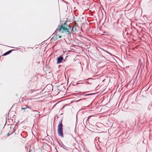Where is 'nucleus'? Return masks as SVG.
Returning a JSON list of instances; mask_svg holds the SVG:
<instances>
[{
	"label": "nucleus",
	"mask_w": 152,
	"mask_h": 152,
	"mask_svg": "<svg viewBox=\"0 0 152 152\" xmlns=\"http://www.w3.org/2000/svg\"><path fill=\"white\" fill-rule=\"evenodd\" d=\"M33 111H34L36 112H37L38 113H39V112L38 111H37V110H34Z\"/></svg>",
	"instance_id": "9d476101"
},
{
	"label": "nucleus",
	"mask_w": 152,
	"mask_h": 152,
	"mask_svg": "<svg viewBox=\"0 0 152 152\" xmlns=\"http://www.w3.org/2000/svg\"><path fill=\"white\" fill-rule=\"evenodd\" d=\"M27 109V107H22L21 109L22 110H26Z\"/></svg>",
	"instance_id": "423d86ee"
},
{
	"label": "nucleus",
	"mask_w": 152,
	"mask_h": 152,
	"mask_svg": "<svg viewBox=\"0 0 152 152\" xmlns=\"http://www.w3.org/2000/svg\"><path fill=\"white\" fill-rule=\"evenodd\" d=\"M49 86H50V87H51L52 86V85H47V87H48Z\"/></svg>",
	"instance_id": "6e6552de"
},
{
	"label": "nucleus",
	"mask_w": 152,
	"mask_h": 152,
	"mask_svg": "<svg viewBox=\"0 0 152 152\" xmlns=\"http://www.w3.org/2000/svg\"><path fill=\"white\" fill-rule=\"evenodd\" d=\"M73 28L69 25L64 24L61 25L59 28L57 29L53 34L52 38L54 39H58L61 38L60 36L61 33H65L66 34H71L73 31Z\"/></svg>",
	"instance_id": "f257e3e1"
},
{
	"label": "nucleus",
	"mask_w": 152,
	"mask_h": 152,
	"mask_svg": "<svg viewBox=\"0 0 152 152\" xmlns=\"http://www.w3.org/2000/svg\"><path fill=\"white\" fill-rule=\"evenodd\" d=\"M12 52V50H10L4 53L3 54V56H5L7 55H8V54Z\"/></svg>",
	"instance_id": "20e7f679"
},
{
	"label": "nucleus",
	"mask_w": 152,
	"mask_h": 152,
	"mask_svg": "<svg viewBox=\"0 0 152 152\" xmlns=\"http://www.w3.org/2000/svg\"><path fill=\"white\" fill-rule=\"evenodd\" d=\"M61 147H62L64 149H65L68 150V149H67V148L64 145H63L62 146H61Z\"/></svg>",
	"instance_id": "39448f33"
},
{
	"label": "nucleus",
	"mask_w": 152,
	"mask_h": 152,
	"mask_svg": "<svg viewBox=\"0 0 152 152\" xmlns=\"http://www.w3.org/2000/svg\"><path fill=\"white\" fill-rule=\"evenodd\" d=\"M63 59V57L61 56H60L59 57H58L57 59V64H58L59 63H61Z\"/></svg>",
	"instance_id": "7ed1b4c3"
},
{
	"label": "nucleus",
	"mask_w": 152,
	"mask_h": 152,
	"mask_svg": "<svg viewBox=\"0 0 152 152\" xmlns=\"http://www.w3.org/2000/svg\"><path fill=\"white\" fill-rule=\"evenodd\" d=\"M33 91V90H31V91H29V93H32V91Z\"/></svg>",
	"instance_id": "1a4fd4ad"
},
{
	"label": "nucleus",
	"mask_w": 152,
	"mask_h": 152,
	"mask_svg": "<svg viewBox=\"0 0 152 152\" xmlns=\"http://www.w3.org/2000/svg\"><path fill=\"white\" fill-rule=\"evenodd\" d=\"M79 83H78L77 82L76 84H79Z\"/></svg>",
	"instance_id": "f8f14e48"
},
{
	"label": "nucleus",
	"mask_w": 152,
	"mask_h": 152,
	"mask_svg": "<svg viewBox=\"0 0 152 152\" xmlns=\"http://www.w3.org/2000/svg\"><path fill=\"white\" fill-rule=\"evenodd\" d=\"M62 126V123L61 121L58 126V135L62 137H63Z\"/></svg>",
	"instance_id": "f03ea898"
},
{
	"label": "nucleus",
	"mask_w": 152,
	"mask_h": 152,
	"mask_svg": "<svg viewBox=\"0 0 152 152\" xmlns=\"http://www.w3.org/2000/svg\"><path fill=\"white\" fill-rule=\"evenodd\" d=\"M91 94H86V95H90Z\"/></svg>",
	"instance_id": "9b49d317"
},
{
	"label": "nucleus",
	"mask_w": 152,
	"mask_h": 152,
	"mask_svg": "<svg viewBox=\"0 0 152 152\" xmlns=\"http://www.w3.org/2000/svg\"><path fill=\"white\" fill-rule=\"evenodd\" d=\"M25 106L27 107V108L31 109V107L27 105H25Z\"/></svg>",
	"instance_id": "0eeeda50"
},
{
	"label": "nucleus",
	"mask_w": 152,
	"mask_h": 152,
	"mask_svg": "<svg viewBox=\"0 0 152 152\" xmlns=\"http://www.w3.org/2000/svg\"><path fill=\"white\" fill-rule=\"evenodd\" d=\"M82 81L81 80V81H78V82H82Z\"/></svg>",
	"instance_id": "ddd939ff"
}]
</instances>
